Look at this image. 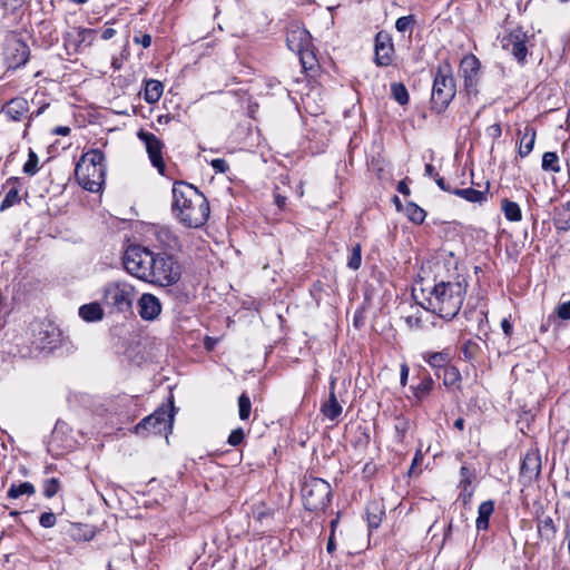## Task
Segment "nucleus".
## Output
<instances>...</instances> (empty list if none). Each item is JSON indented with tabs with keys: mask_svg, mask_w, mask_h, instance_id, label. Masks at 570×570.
<instances>
[{
	"mask_svg": "<svg viewBox=\"0 0 570 570\" xmlns=\"http://www.w3.org/2000/svg\"><path fill=\"white\" fill-rule=\"evenodd\" d=\"M33 493L35 487L30 482H22L20 484H12L8 491V497L10 499H18L23 494L31 495Z\"/></svg>",
	"mask_w": 570,
	"mask_h": 570,
	"instance_id": "nucleus-34",
	"label": "nucleus"
},
{
	"mask_svg": "<svg viewBox=\"0 0 570 570\" xmlns=\"http://www.w3.org/2000/svg\"><path fill=\"white\" fill-rule=\"evenodd\" d=\"M214 343H215V341H214L213 338H210V337H206V340H205V345H206V347H207L208 350H212V348H213Z\"/></svg>",
	"mask_w": 570,
	"mask_h": 570,
	"instance_id": "nucleus-62",
	"label": "nucleus"
},
{
	"mask_svg": "<svg viewBox=\"0 0 570 570\" xmlns=\"http://www.w3.org/2000/svg\"><path fill=\"white\" fill-rule=\"evenodd\" d=\"M105 155L99 149H91L83 154L75 169L78 184L91 193L100 191L105 183Z\"/></svg>",
	"mask_w": 570,
	"mask_h": 570,
	"instance_id": "nucleus-3",
	"label": "nucleus"
},
{
	"mask_svg": "<svg viewBox=\"0 0 570 570\" xmlns=\"http://www.w3.org/2000/svg\"><path fill=\"white\" fill-rule=\"evenodd\" d=\"M494 511V503L491 500L484 501L479 505L478 509V518H476V529L485 530L489 527V519Z\"/></svg>",
	"mask_w": 570,
	"mask_h": 570,
	"instance_id": "nucleus-25",
	"label": "nucleus"
},
{
	"mask_svg": "<svg viewBox=\"0 0 570 570\" xmlns=\"http://www.w3.org/2000/svg\"><path fill=\"white\" fill-rule=\"evenodd\" d=\"M375 63L380 67H387L393 61L394 45L392 37L386 31H380L375 36Z\"/></svg>",
	"mask_w": 570,
	"mask_h": 570,
	"instance_id": "nucleus-13",
	"label": "nucleus"
},
{
	"mask_svg": "<svg viewBox=\"0 0 570 570\" xmlns=\"http://www.w3.org/2000/svg\"><path fill=\"white\" fill-rule=\"evenodd\" d=\"M171 212L185 227L199 228L207 222L210 209L207 198L196 187L176 181L173 186Z\"/></svg>",
	"mask_w": 570,
	"mask_h": 570,
	"instance_id": "nucleus-1",
	"label": "nucleus"
},
{
	"mask_svg": "<svg viewBox=\"0 0 570 570\" xmlns=\"http://www.w3.org/2000/svg\"><path fill=\"white\" fill-rule=\"evenodd\" d=\"M443 384L445 386H453L461 380L459 370L454 366H448L443 371Z\"/></svg>",
	"mask_w": 570,
	"mask_h": 570,
	"instance_id": "nucleus-37",
	"label": "nucleus"
},
{
	"mask_svg": "<svg viewBox=\"0 0 570 570\" xmlns=\"http://www.w3.org/2000/svg\"><path fill=\"white\" fill-rule=\"evenodd\" d=\"M452 193L470 203L481 204L487 200V191L476 190L474 188H458Z\"/></svg>",
	"mask_w": 570,
	"mask_h": 570,
	"instance_id": "nucleus-30",
	"label": "nucleus"
},
{
	"mask_svg": "<svg viewBox=\"0 0 570 570\" xmlns=\"http://www.w3.org/2000/svg\"><path fill=\"white\" fill-rule=\"evenodd\" d=\"M174 407L170 411L165 407L157 409L154 413L142 419L136 426L135 433L146 436L150 433L161 434L170 431L174 422Z\"/></svg>",
	"mask_w": 570,
	"mask_h": 570,
	"instance_id": "nucleus-9",
	"label": "nucleus"
},
{
	"mask_svg": "<svg viewBox=\"0 0 570 570\" xmlns=\"http://www.w3.org/2000/svg\"><path fill=\"white\" fill-rule=\"evenodd\" d=\"M415 23L414 16H403L400 17L395 22V28L399 32H406L409 30H412L413 26Z\"/></svg>",
	"mask_w": 570,
	"mask_h": 570,
	"instance_id": "nucleus-43",
	"label": "nucleus"
},
{
	"mask_svg": "<svg viewBox=\"0 0 570 570\" xmlns=\"http://www.w3.org/2000/svg\"><path fill=\"white\" fill-rule=\"evenodd\" d=\"M135 287L122 281L109 282L102 291V303L117 313L131 311L135 299Z\"/></svg>",
	"mask_w": 570,
	"mask_h": 570,
	"instance_id": "nucleus-5",
	"label": "nucleus"
},
{
	"mask_svg": "<svg viewBox=\"0 0 570 570\" xmlns=\"http://www.w3.org/2000/svg\"><path fill=\"white\" fill-rule=\"evenodd\" d=\"M410 429V422L404 417H396L394 423L395 440L401 443L403 442L406 432Z\"/></svg>",
	"mask_w": 570,
	"mask_h": 570,
	"instance_id": "nucleus-38",
	"label": "nucleus"
},
{
	"mask_svg": "<svg viewBox=\"0 0 570 570\" xmlns=\"http://www.w3.org/2000/svg\"><path fill=\"white\" fill-rule=\"evenodd\" d=\"M488 135L493 139H498L502 135L501 126L499 124L491 125L488 128Z\"/></svg>",
	"mask_w": 570,
	"mask_h": 570,
	"instance_id": "nucleus-51",
	"label": "nucleus"
},
{
	"mask_svg": "<svg viewBox=\"0 0 570 570\" xmlns=\"http://www.w3.org/2000/svg\"><path fill=\"white\" fill-rule=\"evenodd\" d=\"M554 226L559 230L570 229V204L561 205L556 209Z\"/></svg>",
	"mask_w": 570,
	"mask_h": 570,
	"instance_id": "nucleus-29",
	"label": "nucleus"
},
{
	"mask_svg": "<svg viewBox=\"0 0 570 570\" xmlns=\"http://www.w3.org/2000/svg\"><path fill=\"white\" fill-rule=\"evenodd\" d=\"M362 263V247L361 244H355L352 247L351 255L347 261L348 268L356 271L361 267Z\"/></svg>",
	"mask_w": 570,
	"mask_h": 570,
	"instance_id": "nucleus-39",
	"label": "nucleus"
},
{
	"mask_svg": "<svg viewBox=\"0 0 570 570\" xmlns=\"http://www.w3.org/2000/svg\"><path fill=\"white\" fill-rule=\"evenodd\" d=\"M535 137V129L531 126H525L524 131L522 132L520 138V146L518 150V154L521 158L527 157L533 150Z\"/></svg>",
	"mask_w": 570,
	"mask_h": 570,
	"instance_id": "nucleus-22",
	"label": "nucleus"
},
{
	"mask_svg": "<svg viewBox=\"0 0 570 570\" xmlns=\"http://www.w3.org/2000/svg\"><path fill=\"white\" fill-rule=\"evenodd\" d=\"M541 167L544 171L559 173L561 170L559 156L553 151L544 153Z\"/></svg>",
	"mask_w": 570,
	"mask_h": 570,
	"instance_id": "nucleus-33",
	"label": "nucleus"
},
{
	"mask_svg": "<svg viewBox=\"0 0 570 570\" xmlns=\"http://www.w3.org/2000/svg\"><path fill=\"white\" fill-rule=\"evenodd\" d=\"M116 35V30L112 29V28H106L104 31H102V39L104 40H109L111 39L114 36Z\"/></svg>",
	"mask_w": 570,
	"mask_h": 570,
	"instance_id": "nucleus-58",
	"label": "nucleus"
},
{
	"mask_svg": "<svg viewBox=\"0 0 570 570\" xmlns=\"http://www.w3.org/2000/svg\"><path fill=\"white\" fill-rule=\"evenodd\" d=\"M397 190L401 194H403V195H409L410 194V189H409V187L406 186V184L404 181H400L399 183Z\"/></svg>",
	"mask_w": 570,
	"mask_h": 570,
	"instance_id": "nucleus-60",
	"label": "nucleus"
},
{
	"mask_svg": "<svg viewBox=\"0 0 570 570\" xmlns=\"http://www.w3.org/2000/svg\"><path fill=\"white\" fill-rule=\"evenodd\" d=\"M557 315L561 320H570V301L564 302L557 307Z\"/></svg>",
	"mask_w": 570,
	"mask_h": 570,
	"instance_id": "nucleus-49",
	"label": "nucleus"
},
{
	"mask_svg": "<svg viewBox=\"0 0 570 570\" xmlns=\"http://www.w3.org/2000/svg\"><path fill=\"white\" fill-rule=\"evenodd\" d=\"M38 163L39 158L37 154L32 149H29L28 160L22 168L23 173L29 176H33L38 171Z\"/></svg>",
	"mask_w": 570,
	"mask_h": 570,
	"instance_id": "nucleus-41",
	"label": "nucleus"
},
{
	"mask_svg": "<svg viewBox=\"0 0 570 570\" xmlns=\"http://www.w3.org/2000/svg\"><path fill=\"white\" fill-rule=\"evenodd\" d=\"M53 132L57 135L67 136L70 132V128L65 127V126H59V127L55 128Z\"/></svg>",
	"mask_w": 570,
	"mask_h": 570,
	"instance_id": "nucleus-59",
	"label": "nucleus"
},
{
	"mask_svg": "<svg viewBox=\"0 0 570 570\" xmlns=\"http://www.w3.org/2000/svg\"><path fill=\"white\" fill-rule=\"evenodd\" d=\"M12 50V57L9 58L10 67L18 68L20 66H23L29 60V48L28 46L22 41H17L11 47Z\"/></svg>",
	"mask_w": 570,
	"mask_h": 570,
	"instance_id": "nucleus-21",
	"label": "nucleus"
},
{
	"mask_svg": "<svg viewBox=\"0 0 570 570\" xmlns=\"http://www.w3.org/2000/svg\"><path fill=\"white\" fill-rule=\"evenodd\" d=\"M59 481L56 478H51L45 481L43 484V494L46 498H52L59 491Z\"/></svg>",
	"mask_w": 570,
	"mask_h": 570,
	"instance_id": "nucleus-45",
	"label": "nucleus"
},
{
	"mask_svg": "<svg viewBox=\"0 0 570 570\" xmlns=\"http://www.w3.org/2000/svg\"><path fill=\"white\" fill-rule=\"evenodd\" d=\"M275 204L277 205V207L279 209H284V207L286 205V197L282 196L279 194L275 195Z\"/></svg>",
	"mask_w": 570,
	"mask_h": 570,
	"instance_id": "nucleus-56",
	"label": "nucleus"
},
{
	"mask_svg": "<svg viewBox=\"0 0 570 570\" xmlns=\"http://www.w3.org/2000/svg\"><path fill=\"white\" fill-rule=\"evenodd\" d=\"M335 549H336V546H335V541H334V534L331 533L328 541H327L326 550L328 553H333L335 551Z\"/></svg>",
	"mask_w": 570,
	"mask_h": 570,
	"instance_id": "nucleus-57",
	"label": "nucleus"
},
{
	"mask_svg": "<svg viewBox=\"0 0 570 570\" xmlns=\"http://www.w3.org/2000/svg\"><path fill=\"white\" fill-rule=\"evenodd\" d=\"M384 515V511L375 508V511H371V508L367 509V523L368 528L376 529L380 527L382 522V517Z\"/></svg>",
	"mask_w": 570,
	"mask_h": 570,
	"instance_id": "nucleus-44",
	"label": "nucleus"
},
{
	"mask_svg": "<svg viewBox=\"0 0 570 570\" xmlns=\"http://www.w3.org/2000/svg\"><path fill=\"white\" fill-rule=\"evenodd\" d=\"M79 316L86 322H97L102 320L104 311L99 303H90L80 306Z\"/></svg>",
	"mask_w": 570,
	"mask_h": 570,
	"instance_id": "nucleus-26",
	"label": "nucleus"
},
{
	"mask_svg": "<svg viewBox=\"0 0 570 570\" xmlns=\"http://www.w3.org/2000/svg\"><path fill=\"white\" fill-rule=\"evenodd\" d=\"M407 377H409V366L405 363H403L401 365V377H400V383L402 386L406 385Z\"/></svg>",
	"mask_w": 570,
	"mask_h": 570,
	"instance_id": "nucleus-52",
	"label": "nucleus"
},
{
	"mask_svg": "<svg viewBox=\"0 0 570 570\" xmlns=\"http://www.w3.org/2000/svg\"><path fill=\"white\" fill-rule=\"evenodd\" d=\"M151 265L148 283L169 286L180 279V265L171 255L157 253L154 255Z\"/></svg>",
	"mask_w": 570,
	"mask_h": 570,
	"instance_id": "nucleus-6",
	"label": "nucleus"
},
{
	"mask_svg": "<svg viewBox=\"0 0 570 570\" xmlns=\"http://www.w3.org/2000/svg\"><path fill=\"white\" fill-rule=\"evenodd\" d=\"M460 474H461V480H460V484H459V487L461 489L460 498H462L463 502L466 503L473 495L472 481H473L474 474L466 466L461 468Z\"/></svg>",
	"mask_w": 570,
	"mask_h": 570,
	"instance_id": "nucleus-23",
	"label": "nucleus"
},
{
	"mask_svg": "<svg viewBox=\"0 0 570 570\" xmlns=\"http://www.w3.org/2000/svg\"><path fill=\"white\" fill-rule=\"evenodd\" d=\"M541 472V456L538 450H529L522 461L520 470L521 482L527 485L538 479Z\"/></svg>",
	"mask_w": 570,
	"mask_h": 570,
	"instance_id": "nucleus-14",
	"label": "nucleus"
},
{
	"mask_svg": "<svg viewBox=\"0 0 570 570\" xmlns=\"http://www.w3.org/2000/svg\"><path fill=\"white\" fill-rule=\"evenodd\" d=\"M434 381L430 375H426L421 379V381L412 386L413 395L417 401H422L426 397L430 392L433 390Z\"/></svg>",
	"mask_w": 570,
	"mask_h": 570,
	"instance_id": "nucleus-31",
	"label": "nucleus"
},
{
	"mask_svg": "<svg viewBox=\"0 0 570 570\" xmlns=\"http://www.w3.org/2000/svg\"><path fill=\"white\" fill-rule=\"evenodd\" d=\"M321 412L326 419L331 421H335L342 413V406L335 395L334 381L331 382L328 400L322 405Z\"/></svg>",
	"mask_w": 570,
	"mask_h": 570,
	"instance_id": "nucleus-19",
	"label": "nucleus"
},
{
	"mask_svg": "<svg viewBox=\"0 0 570 570\" xmlns=\"http://www.w3.org/2000/svg\"><path fill=\"white\" fill-rule=\"evenodd\" d=\"M532 39L533 36H529L522 28H514L503 37L502 47L510 51L519 62H523Z\"/></svg>",
	"mask_w": 570,
	"mask_h": 570,
	"instance_id": "nucleus-10",
	"label": "nucleus"
},
{
	"mask_svg": "<svg viewBox=\"0 0 570 570\" xmlns=\"http://www.w3.org/2000/svg\"><path fill=\"white\" fill-rule=\"evenodd\" d=\"M337 524H338V517L331 521V528H332L331 533L335 534V529H336Z\"/></svg>",
	"mask_w": 570,
	"mask_h": 570,
	"instance_id": "nucleus-63",
	"label": "nucleus"
},
{
	"mask_svg": "<svg viewBox=\"0 0 570 570\" xmlns=\"http://www.w3.org/2000/svg\"><path fill=\"white\" fill-rule=\"evenodd\" d=\"M155 253L140 245H130L124 254V266L132 276L147 282Z\"/></svg>",
	"mask_w": 570,
	"mask_h": 570,
	"instance_id": "nucleus-7",
	"label": "nucleus"
},
{
	"mask_svg": "<svg viewBox=\"0 0 570 570\" xmlns=\"http://www.w3.org/2000/svg\"><path fill=\"white\" fill-rule=\"evenodd\" d=\"M252 410V402L250 399L245 394H240L238 397V413L239 419L245 421L249 417Z\"/></svg>",
	"mask_w": 570,
	"mask_h": 570,
	"instance_id": "nucleus-40",
	"label": "nucleus"
},
{
	"mask_svg": "<svg viewBox=\"0 0 570 570\" xmlns=\"http://www.w3.org/2000/svg\"><path fill=\"white\" fill-rule=\"evenodd\" d=\"M501 327H502V330H503V332H504V334L507 336H511V334H512V325H511V323L507 318L502 320Z\"/></svg>",
	"mask_w": 570,
	"mask_h": 570,
	"instance_id": "nucleus-53",
	"label": "nucleus"
},
{
	"mask_svg": "<svg viewBox=\"0 0 570 570\" xmlns=\"http://www.w3.org/2000/svg\"><path fill=\"white\" fill-rule=\"evenodd\" d=\"M286 43L291 51L302 55L308 50L311 35L305 28L293 24L287 31Z\"/></svg>",
	"mask_w": 570,
	"mask_h": 570,
	"instance_id": "nucleus-15",
	"label": "nucleus"
},
{
	"mask_svg": "<svg viewBox=\"0 0 570 570\" xmlns=\"http://www.w3.org/2000/svg\"><path fill=\"white\" fill-rule=\"evenodd\" d=\"M454 428L462 431L464 429V420L462 417H459L454 422Z\"/></svg>",
	"mask_w": 570,
	"mask_h": 570,
	"instance_id": "nucleus-61",
	"label": "nucleus"
},
{
	"mask_svg": "<svg viewBox=\"0 0 570 570\" xmlns=\"http://www.w3.org/2000/svg\"><path fill=\"white\" fill-rule=\"evenodd\" d=\"M19 186H20V178L18 177H10L7 183L6 187L8 188V191L6 193L1 204H0V212H3L13 205H17L20 203L21 197L19 195Z\"/></svg>",
	"mask_w": 570,
	"mask_h": 570,
	"instance_id": "nucleus-18",
	"label": "nucleus"
},
{
	"mask_svg": "<svg viewBox=\"0 0 570 570\" xmlns=\"http://www.w3.org/2000/svg\"><path fill=\"white\" fill-rule=\"evenodd\" d=\"M134 42L141 45L144 48H149L151 45V36L149 33L137 35L134 37Z\"/></svg>",
	"mask_w": 570,
	"mask_h": 570,
	"instance_id": "nucleus-50",
	"label": "nucleus"
},
{
	"mask_svg": "<svg viewBox=\"0 0 570 570\" xmlns=\"http://www.w3.org/2000/svg\"><path fill=\"white\" fill-rule=\"evenodd\" d=\"M537 530L540 538L547 540L548 542L554 540L557 534V528L552 518L550 515H546L544 513L538 515L537 518Z\"/></svg>",
	"mask_w": 570,
	"mask_h": 570,
	"instance_id": "nucleus-20",
	"label": "nucleus"
},
{
	"mask_svg": "<svg viewBox=\"0 0 570 570\" xmlns=\"http://www.w3.org/2000/svg\"><path fill=\"white\" fill-rule=\"evenodd\" d=\"M501 209L504 217L510 222H520L522 219L521 208L515 202L504 198L501 203Z\"/></svg>",
	"mask_w": 570,
	"mask_h": 570,
	"instance_id": "nucleus-32",
	"label": "nucleus"
},
{
	"mask_svg": "<svg viewBox=\"0 0 570 570\" xmlns=\"http://www.w3.org/2000/svg\"><path fill=\"white\" fill-rule=\"evenodd\" d=\"M423 358L431 367L438 371H443L451 362V355L448 351L425 353Z\"/></svg>",
	"mask_w": 570,
	"mask_h": 570,
	"instance_id": "nucleus-24",
	"label": "nucleus"
},
{
	"mask_svg": "<svg viewBox=\"0 0 570 570\" xmlns=\"http://www.w3.org/2000/svg\"><path fill=\"white\" fill-rule=\"evenodd\" d=\"M405 213L409 219L414 224H422L426 216L425 210L414 203L407 204Z\"/></svg>",
	"mask_w": 570,
	"mask_h": 570,
	"instance_id": "nucleus-35",
	"label": "nucleus"
},
{
	"mask_svg": "<svg viewBox=\"0 0 570 570\" xmlns=\"http://www.w3.org/2000/svg\"><path fill=\"white\" fill-rule=\"evenodd\" d=\"M392 97L401 106L409 102V92L406 87L402 82H394L391 85Z\"/></svg>",
	"mask_w": 570,
	"mask_h": 570,
	"instance_id": "nucleus-36",
	"label": "nucleus"
},
{
	"mask_svg": "<svg viewBox=\"0 0 570 570\" xmlns=\"http://www.w3.org/2000/svg\"><path fill=\"white\" fill-rule=\"evenodd\" d=\"M455 94L456 86L453 79L452 68L449 62H442L436 68L434 75L431 95L432 110L438 114L443 112L455 97Z\"/></svg>",
	"mask_w": 570,
	"mask_h": 570,
	"instance_id": "nucleus-4",
	"label": "nucleus"
},
{
	"mask_svg": "<svg viewBox=\"0 0 570 570\" xmlns=\"http://www.w3.org/2000/svg\"><path fill=\"white\" fill-rule=\"evenodd\" d=\"M56 521V515L52 512H43L39 519V523L43 528H52Z\"/></svg>",
	"mask_w": 570,
	"mask_h": 570,
	"instance_id": "nucleus-47",
	"label": "nucleus"
},
{
	"mask_svg": "<svg viewBox=\"0 0 570 570\" xmlns=\"http://www.w3.org/2000/svg\"><path fill=\"white\" fill-rule=\"evenodd\" d=\"M466 288L468 282L462 275L452 281H441L428 292L421 305L442 318L452 320L462 307Z\"/></svg>",
	"mask_w": 570,
	"mask_h": 570,
	"instance_id": "nucleus-2",
	"label": "nucleus"
},
{
	"mask_svg": "<svg viewBox=\"0 0 570 570\" xmlns=\"http://www.w3.org/2000/svg\"><path fill=\"white\" fill-rule=\"evenodd\" d=\"M163 91L164 85L158 80L150 79L146 81L144 99L148 104H155L160 99Z\"/></svg>",
	"mask_w": 570,
	"mask_h": 570,
	"instance_id": "nucleus-27",
	"label": "nucleus"
},
{
	"mask_svg": "<svg viewBox=\"0 0 570 570\" xmlns=\"http://www.w3.org/2000/svg\"><path fill=\"white\" fill-rule=\"evenodd\" d=\"M460 72L464 79V87L469 95L478 92L480 78V61L474 55L465 56L460 63Z\"/></svg>",
	"mask_w": 570,
	"mask_h": 570,
	"instance_id": "nucleus-11",
	"label": "nucleus"
},
{
	"mask_svg": "<svg viewBox=\"0 0 570 570\" xmlns=\"http://www.w3.org/2000/svg\"><path fill=\"white\" fill-rule=\"evenodd\" d=\"M137 136L144 142L153 166L156 167L160 174H164V170H165V163L163 159L164 144L153 132L139 130Z\"/></svg>",
	"mask_w": 570,
	"mask_h": 570,
	"instance_id": "nucleus-12",
	"label": "nucleus"
},
{
	"mask_svg": "<svg viewBox=\"0 0 570 570\" xmlns=\"http://www.w3.org/2000/svg\"><path fill=\"white\" fill-rule=\"evenodd\" d=\"M75 48L79 50L81 46L89 47L96 39V30L87 28L75 29Z\"/></svg>",
	"mask_w": 570,
	"mask_h": 570,
	"instance_id": "nucleus-28",
	"label": "nucleus"
},
{
	"mask_svg": "<svg viewBox=\"0 0 570 570\" xmlns=\"http://www.w3.org/2000/svg\"><path fill=\"white\" fill-rule=\"evenodd\" d=\"M210 165L214 170L219 174H225L229 169L228 163L223 158L213 159Z\"/></svg>",
	"mask_w": 570,
	"mask_h": 570,
	"instance_id": "nucleus-48",
	"label": "nucleus"
},
{
	"mask_svg": "<svg viewBox=\"0 0 570 570\" xmlns=\"http://www.w3.org/2000/svg\"><path fill=\"white\" fill-rule=\"evenodd\" d=\"M137 308L144 321L153 322L159 317L163 306L157 296L144 293L137 301Z\"/></svg>",
	"mask_w": 570,
	"mask_h": 570,
	"instance_id": "nucleus-16",
	"label": "nucleus"
},
{
	"mask_svg": "<svg viewBox=\"0 0 570 570\" xmlns=\"http://www.w3.org/2000/svg\"><path fill=\"white\" fill-rule=\"evenodd\" d=\"M29 110V102L22 97L12 98L1 109L8 119L12 121H20Z\"/></svg>",
	"mask_w": 570,
	"mask_h": 570,
	"instance_id": "nucleus-17",
	"label": "nucleus"
},
{
	"mask_svg": "<svg viewBox=\"0 0 570 570\" xmlns=\"http://www.w3.org/2000/svg\"><path fill=\"white\" fill-rule=\"evenodd\" d=\"M156 236H157L158 240L160 243H163L166 247H173L177 242V239L173 235V233L166 227L159 228L156 232Z\"/></svg>",
	"mask_w": 570,
	"mask_h": 570,
	"instance_id": "nucleus-42",
	"label": "nucleus"
},
{
	"mask_svg": "<svg viewBox=\"0 0 570 570\" xmlns=\"http://www.w3.org/2000/svg\"><path fill=\"white\" fill-rule=\"evenodd\" d=\"M244 431L243 429L238 428L236 430H233L228 436V444L232 446L239 445L244 440Z\"/></svg>",
	"mask_w": 570,
	"mask_h": 570,
	"instance_id": "nucleus-46",
	"label": "nucleus"
},
{
	"mask_svg": "<svg viewBox=\"0 0 570 570\" xmlns=\"http://www.w3.org/2000/svg\"><path fill=\"white\" fill-rule=\"evenodd\" d=\"M421 459H422V455H421V453H420V452H417V453L415 454L414 459H413V465H414V464H416V463L419 462V460H421Z\"/></svg>",
	"mask_w": 570,
	"mask_h": 570,
	"instance_id": "nucleus-64",
	"label": "nucleus"
},
{
	"mask_svg": "<svg viewBox=\"0 0 570 570\" xmlns=\"http://www.w3.org/2000/svg\"><path fill=\"white\" fill-rule=\"evenodd\" d=\"M435 183H436V185H438L442 190H444V191H451V193L453 191V190H451V189H450V187L445 184L444 178H442V177L438 176V177L435 178Z\"/></svg>",
	"mask_w": 570,
	"mask_h": 570,
	"instance_id": "nucleus-55",
	"label": "nucleus"
},
{
	"mask_svg": "<svg viewBox=\"0 0 570 570\" xmlns=\"http://www.w3.org/2000/svg\"><path fill=\"white\" fill-rule=\"evenodd\" d=\"M425 175L430 178H436L439 176V174L436 173L435 168L433 165L431 164H426L425 165Z\"/></svg>",
	"mask_w": 570,
	"mask_h": 570,
	"instance_id": "nucleus-54",
	"label": "nucleus"
},
{
	"mask_svg": "<svg viewBox=\"0 0 570 570\" xmlns=\"http://www.w3.org/2000/svg\"><path fill=\"white\" fill-rule=\"evenodd\" d=\"M302 499L308 511L325 509L331 500L330 483L320 478L306 480L302 487Z\"/></svg>",
	"mask_w": 570,
	"mask_h": 570,
	"instance_id": "nucleus-8",
	"label": "nucleus"
}]
</instances>
